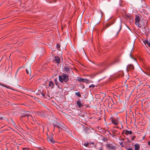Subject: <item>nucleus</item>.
<instances>
[{
  "instance_id": "f257e3e1",
  "label": "nucleus",
  "mask_w": 150,
  "mask_h": 150,
  "mask_svg": "<svg viewBox=\"0 0 150 150\" xmlns=\"http://www.w3.org/2000/svg\"><path fill=\"white\" fill-rule=\"evenodd\" d=\"M119 61V60L118 59H116L112 62L108 63L103 62L100 63L99 65L100 66L104 67V69L105 70L111 65L118 62Z\"/></svg>"
},
{
  "instance_id": "f03ea898",
  "label": "nucleus",
  "mask_w": 150,
  "mask_h": 150,
  "mask_svg": "<svg viewBox=\"0 0 150 150\" xmlns=\"http://www.w3.org/2000/svg\"><path fill=\"white\" fill-rule=\"evenodd\" d=\"M59 81L61 83H62L63 81L67 82L69 79L68 75L65 74H64L62 76H59Z\"/></svg>"
},
{
  "instance_id": "7ed1b4c3",
  "label": "nucleus",
  "mask_w": 150,
  "mask_h": 150,
  "mask_svg": "<svg viewBox=\"0 0 150 150\" xmlns=\"http://www.w3.org/2000/svg\"><path fill=\"white\" fill-rule=\"evenodd\" d=\"M122 24L120 22L119 24L116 25L114 28V32H117L116 35L115 36V38H117L118 36L120 31L122 29Z\"/></svg>"
},
{
  "instance_id": "20e7f679",
  "label": "nucleus",
  "mask_w": 150,
  "mask_h": 150,
  "mask_svg": "<svg viewBox=\"0 0 150 150\" xmlns=\"http://www.w3.org/2000/svg\"><path fill=\"white\" fill-rule=\"evenodd\" d=\"M135 24L138 26L139 28H141L142 25L141 24L139 23L140 22V18L138 16H136L135 18Z\"/></svg>"
},
{
  "instance_id": "39448f33",
  "label": "nucleus",
  "mask_w": 150,
  "mask_h": 150,
  "mask_svg": "<svg viewBox=\"0 0 150 150\" xmlns=\"http://www.w3.org/2000/svg\"><path fill=\"white\" fill-rule=\"evenodd\" d=\"M53 134H51L50 136H48L47 135L48 138L47 139V141L50 142L52 143H53L55 142V141L54 140L53 138Z\"/></svg>"
},
{
  "instance_id": "423d86ee",
  "label": "nucleus",
  "mask_w": 150,
  "mask_h": 150,
  "mask_svg": "<svg viewBox=\"0 0 150 150\" xmlns=\"http://www.w3.org/2000/svg\"><path fill=\"white\" fill-rule=\"evenodd\" d=\"M106 147L108 148L109 149H114L115 146H113L112 144H107L105 145Z\"/></svg>"
},
{
  "instance_id": "0eeeda50",
  "label": "nucleus",
  "mask_w": 150,
  "mask_h": 150,
  "mask_svg": "<svg viewBox=\"0 0 150 150\" xmlns=\"http://www.w3.org/2000/svg\"><path fill=\"white\" fill-rule=\"evenodd\" d=\"M21 117H27L28 119L29 118H32V115L30 114V112H29V113H27L23 114L22 115Z\"/></svg>"
},
{
  "instance_id": "6e6552de",
  "label": "nucleus",
  "mask_w": 150,
  "mask_h": 150,
  "mask_svg": "<svg viewBox=\"0 0 150 150\" xmlns=\"http://www.w3.org/2000/svg\"><path fill=\"white\" fill-rule=\"evenodd\" d=\"M134 69V67L133 65L132 64H129L128 65L127 67V71H131L133 70Z\"/></svg>"
},
{
  "instance_id": "1a4fd4ad",
  "label": "nucleus",
  "mask_w": 150,
  "mask_h": 150,
  "mask_svg": "<svg viewBox=\"0 0 150 150\" xmlns=\"http://www.w3.org/2000/svg\"><path fill=\"white\" fill-rule=\"evenodd\" d=\"M77 81L80 82H87L89 81L88 80L86 79H82L80 77L78 78Z\"/></svg>"
},
{
  "instance_id": "9d476101",
  "label": "nucleus",
  "mask_w": 150,
  "mask_h": 150,
  "mask_svg": "<svg viewBox=\"0 0 150 150\" xmlns=\"http://www.w3.org/2000/svg\"><path fill=\"white\" fill-rule=\"evenodd\" d=\"M77 104L79 108L83 107V106L81 100L79 99L77 101Z\"/></svg>"
},
{
  "instance_id": "9b49d317",
  "label": "nucleus",
  "mask_w": 150,
  "mask_h": 150,
  "mask_svg": "<svg viewBox=\"0 0 150 150\" xmlns=\"http://www.w3.org/2000/svg\"><path fill=\"white\" fill-rule=\"evenodd\" d=\"M122 133L125 134L126 135H127L128 134H131L132 133V132L131 131H128L127 130H124L122 132Z\"/></svg>"
},
{
  "instance_id": "f8f14e48",
  "label": "nucleus",
  "mask_w": 150,
  "mask_h": 150,
  "mask_svg": "<svg viewBox=\"0 0 150 150\" xmlns=\"http://www.w3.org/2000/svg\"><path fill=\"white\" fill-rule=\"evenodd\" d=\"M49 87H50L51 88H53L54 87V84L53 82L51 81H49L48 85Z\"/></svg>"
},
{
  "instance_id": "ddd939ff",
  "label": "nucleus",
  "mask_w": 150,
  "mask_h": 150,
  "mask_svg": "<svg viewBox=\"0 0 150 150\" xmlns=\"http://www.w3.org/2000/svg\"><path fill=\"white\" fill-rule=\"evenodd\" d=\"M26 73L30 75L31 73V67L30 66L28 67L26 69Z\"/></svg>"
},
{
  "instance_id": "4468645a",
  "label": "nucleus",
  "mask_w": 150,
  "mask_h": 150,
  "mask_svg": "<svg viewBox=\"0 0 150 150\" xmlns=\"http://www.w3.org/2000/svg\"><path fill=\"white\" fill-rule=\"evenodd\" d=\"M54 60L56 61L57 63H59L60 62V58L58 56H55L54 57Z\"/></svg>"
},
{
  "instance_id": "2eb2a0df",
  "label": "nucleus",
  "mask_w": 150,
  "mask_h": 150,
  "mask_svg": "<svg viewBox=\"0 0 150 150\" xmlns=\"http://www.w3.org/2000/svg\"><path fill=\"white\" fill-rule=\"evenodd\" d=\"M135 150H139L140 148V146L138 144H136L134 145Z\"/></svg>"
},
{
  "instance_id": "dca6fc26",
  "label": "nucleus",
  "mask_w": 150,
  "mask_h": 150,
  "mask_svg": "<svg viewBox=\"0 0 150 150\" xmlns=\"http://www.w3.org/2000/svg\"><path fill=\"white\" fill-rule=\"evenodd\" d=\"M144 42L145 45L147 44L148 46L150 47V42L148 41L147 40H144Z\"/></svg>"
},
{
  "instance_id": "f3484780",
  "label": "nucleus",
  "mask_w": 150,
  "mask_h": 150,
  "mask_svg": "<svg viewBox=\"0 0 150 150\" xmlns=\"http://www.w3.org/2000/svg\"><path fill=\"white\" fill-rule=\"evenodd\" d=\"M70 69V68L69 67H64V71L67 73H68V72L69 71V70Z\"/></svg>"
},
{
  "instance_id": "a211bd4d",
  "label": "nucleus",
  "mask_w": 150,
  "mask_h": 150,
  "mask_svg": "<svg viewBox=\"0 0 150 150\" xmlns=\"http://www.w3.org/2000/svg\"><path fill=\"white\" fill-rule=\"evenodd\" d=\"M54 129H55V127H57L59 129H62V128L59 125H57V124H54Z\"/></svg>"
},
{
  "instance_id": "6ab92c4d",
  "label": "nucleus",
  "mask_w": 150,
  "mask_h": 150,
  "mask_svg": "<svg viewBox=\"0 0 150 150\" xmlns=\"http://www.w3.org/2000/svg\"><path fill=\"white\" fill-rule=\"evenodd\" d=\"M75 94L79 97H81V96L79 92L75 93Z\"/></svg>"
},
{
  "instance_id": "aec40b11",
  "label": "nucleus",
  "mask_w": 150,
  "mask_h": 150,
  "mask_svg": "<svg viewBox=\"0 0 150 150\" xmlns=\"http://www.w3.org/2000/svg\"><path fill=\"white\" fill-rule=\"evenodd\" d=\"M146 74L150 76V68H149L147 70V71Z\"/></svg>"
},
{
  "instance_id": "412c9836",
  "label": "nucleus",
  "mask_w": 150,
  "mask_h": 150,
  "mask_svg": "<svg viewBox=\"0 0 150 150\" xmlns=\"http://www.w3.org/2000/svg\"><path fill=\"white\" fill-rule=\"evenodd\" d=\"M112 122L113 124L115 125L118 124V122L116 120H112Z\"/></svg>"
},
{
  "instance_id": "4be33fe9",
  "label": "nucleus",
  "mask_w": 150,
  "mask_h": 150,
  "mask_svg": "<svg viewBox=\"0 0 150 150\" xmlns=\"http://www.w3.org/2000/svg\"><path fill=\"white\" fill-rule=\"evenodd\" d=\"M86 147H89V144L88 143H85L83 144Z\"/></svg>"
},
{
  "instance_id": "5701e85b",
  "label": "nucleus",
  "mask_w": 150,
  "mask_h": 150,
  "mask_svg": "<svg viewBox=\"0 0 150 150\" xmlns=\"http://www.w3.org/2000/svg\"><path fill=\"white\" fill-rule=\"evenodd\" d=\"M54 82L56 85H57L58 84V81L57 80V79L56 78L54 79Z\"/></svg>"
},
{
  "instance_id": "b1692460",
  "label": "nucleus",
  "mask_w": 150,
  "mask_h": 150,
  "mask_svg": "<svg viewBox=\"0 0 150 150\" xmlns=\"http://www.w3.org/2000/svg\"><path fill=\"white\" fill-rule=\"evenodd\" d=\"M95 86L93 84H92L90 85L89 86V88L93 87V88L95 87Z\"/></svg>"
},
{
  "instance_id": "393cba45",
  "label": "nucleus",
  "mask_w": 150,
  "mask_h": 150,
  "mask_svg": "<svg viewBox=\"0 0 150 150\" xmlns=\"http://www.w3.org/2000/svg\"><path fill=\"white\" fill-rule=\"evenodd\" d=\"M0 85H1V86H3L5 87H6L7 88V86L6 85H4V84H2L1 83H0Z\"/></svg>"
},
{
  "instance_id": "a878e982",
  "label": "nucleus",
  "mask_w": 150,
  "mask_h": 150,
  "mask_svg": "<svg viewBox=\"0 0 150 150\" xmlns=\"http://www.w3.org/2000/svg\"><path fill=\"white\" fill-rule=\"evenodd\" d=\"M23 150H29V149L27 148H24L23 149Z\"/></svg>"
},
{
  "instance_id": "bb28decb",
  "label": "nucleus",
  "mask_w": 150,
  "mask_h": 150,
  "mask_svg": "<svg viewBox=\"0 0 150 150\" xmlns=\"http://www.w3.org/2000/svg\"><path fill=\"white\" fill-rule=\"evenodd\" d=\"M101 48H99L98 49V50L99 52V53H100V54H102V52L101 51Z\"/></svg>"
},
{
  "instance_id": "cd10ccee",
  "label": "nucleus",
  "mask_w": 150,
  "mask_h": 150,
  "mask_svg": "<svg viewBox=\"0 0 150 150\" xmlns=\"http://www.w3.org/2000/svg\"><path fill=\"white\" fill-rule=\"evenodd\" d=\"M40 115L41 117H43V116H46V114H44V115L42 114H40Z\"/></svg>"
},
{
  "instance_id": "c85d7f7f",
  "label": "nucleus",
  "mask_w": 150,
  "mask_h": 150,
  "mask_svg": "<svg viewBox=\"0 0 150 150\" xmlns=\"http://www.w3.org/2000/svg\"><path fill=\"white\" fill-rule=\"evenodd\" d=\"M127 17L128 18H129L130 20H132V17H131V16H127Z\"/></svg>"
},
{
  "instance_id": "c756f323",
  "label": "nucleus",
  "mask_w": 150,
  "mask_h": 150,
  "mask_svg": "<svg viewBox=\"0 0 150 150\" xmlns=\"http://www.w3.org/2000/svg\"><path fill=\"white\" fill-rule=\"evenodd\" d=\"M110 24H107L106 25L105 27H106V28H107L108 27L110 26Z\"/></svg>"
},
{
  "instance_id": "7c9ffc66",
  "label": "nucleus",
  "mask_w": 150,
  "mask_h": 150,
  "mask_svg": "<svg viewBox=\"0 0 150 150\" xmlns=\"http://www.w3.org/2000/svg\"><path fill=\"white\" fill-rule=\"evenodd\" d=\"M57 48H60V46L58 44H57Z\"/></svg>"
},
{
  "instance_id": "2f4dec72",
  "label": "nucleus",
  "mask_w": 150,
  "mask_h": 150,
  "mask_svg": "<svg viewBox=\"0 0 150 150\" xmlns=\"http://www.w3.org/2000/svg\"><path fill=\"white\" fill-rule=\"evenodd\" d=\"M42 96L44 97L45 96V94H42Z\"/></svg>"
},
{
  "instance_id": "473e14b6",
  "label": "nucleus",
  "mask_w": 150,
  "mask_h": 150,
  "mask_svg": "<svg viewBox=\"0 0 150 150\" xmlns=\"http://www.w3.org/2000/svg\"><path fill=\"white\" fill-rule=\"evenodd\" d=\"M131 57L132 58V59H133L135 60V59L134 57Z\"/></svg>"
},
{
  "instance_id": "72a5a7b5",
  "label": "nucleus",
  "mask_w": 150,
  "mask_h": 150,
  "mask_svg": "<svg viewBox=\"0 0 150 150\" xmlns=\"http://www.w3.org/2000/svg\"><path fill=\"white\" fill-rule=\"evenodd\" d=\"M127 150H133L131 148H129Z\"/></svg>"
},
{
  "instance_id": "f704fd0d",
  "label": "nucleus",
  "mask_w": 150,
  "mask_h": 150,
  "mask_svg": "<svg viewBox=\"0 0 150 150\" xmlns=\"http://www.w3.org/2000/svg\"><path fill=\"white\" fill-rule=\"evenodd\" d=\"M92 144V145H93L94 143H93V142H92V143H90V144H89V145H90V144Z\"/></svg>"
},
{
  "instance_id": "c9c22d12",
  "label": "nucleus",
  "mask_w": 150,
  "mask_h": 150,
  "mask_svg": "<svg viewBox=\"0 0 150 150\" xmlns=\"http://www.w3.org/2000/svg\"><path fill=\"white\" fill-rule=\"evenodd\" d=\"M38 150H45L42 149H38Z\"/></svg>"
},
{
  "instance_id": "e433bc0d",
  "label": "nucleus",
  "mask_w": 150,
  "mask_h": 150,
  "mask_svg": "<svg viewBox=\"0 0 150 150\" xmlns=\"http://www.w3.org/2000/svg\"><path fill=\"white\" fill-rule=\"evenodd\" d=\"M148 144L150 146V141L148 142Z\"/></svg>"
},
{
  "instance_id": "4c0bfd02",
  "label": "nucleus",
  "mask_w": 150,
  "mask_h": 150,
  "mask_svg": "<svg viewBox=\"0 0 150 150\" xmlns=\"http://www.w3.org/2000/svg\"><path fill=\"white\" fill-rule=\"evenodd\" d=\"M99 150H103L102 148H100Z\"/></svg>"
},
{
  "instance_id": "58836bf2",
  "label": "nucleus",
  "mask_w": 150,
  "mask_h": 150,
  "mask_svg": "<svg viewBox=\"0 0 150 150\" xmlns=\"http://www.w3.org/2000/svg\"><path fill=\"white\" fill-rule=\"evenodd\" d=\"M2 119H3L2 117H0V119H1V120H2Z\"/></svg>"
},
{
  "instance_id": "ea45409f",
  "label": "nucleus",
  "mask_w": 150,
  "mask_h": 150,
  "mask_svg": "<svg viewBox=\"0 0 150 150\" xmlns=\"http://www.w3.org/2000/svg\"><path fill=\"white\" fill-rule=\"evenodd\" d=\"M134 137H133V138H132V140H134Z\"/></svg>"
},
{
  "instance_id": "a19ab883",
  "label": "nucleus",
  "mask_w": 150,
  "mask_h": 150,
  "mask_svg": "<svg viewBox=\"0 0 150 150\" xmlns=\"http://www.w3.org/2000/svg\"><path fill=\"white\" fill-rule=\"evenodd\" d=\"M61 126H62V128H64V127L62 126V125H61Z\"/></svg>"
},
{
  "instance_id": "79ce46f5",
  "label": "nucleus",
  "mask_w": 150,
  "mask_h": 150,
  "mask_svg": "<svg viewBox=\"0 0 150 150\" xmlns=\"http://www.w3.org/2000/svg\"><path fill=\"white\" fill-rule=\"evenodd\" d=\"M124 74H122V76H123L124 75Z\"/></svg>"
}]
</instances>
